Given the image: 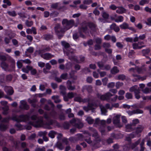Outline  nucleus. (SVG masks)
Returning a JSON list of instances; mask_svg holds the SVG:
<instances>
[{
  "mask_svg": "<svg viewBox=\"0 0 151 151\" xmlns=\"http://www.w3.org/2000/svg\"><path fill=\"white\" fill-rule=\"evenodd\" d=\"M113 96V95L110 92H108L104 95H101L100 94H98V97L102 100H106L108 102H115L117 98L119 100H121L124 99V97L122 95H121L118 97L117 95H116L115 97L113 98L111 97Z\"/></svg>",
  "mask_w": 151,
  "mask_h": 151,
  "instance_id": "obj_1",
  "label": "nucleus"
},
{
  "mask_svg": "<svg viewBox=\"0 0 151 151\" xmlns=\"http://www.w3.org/2000/svg\"><path fill=\"white\" fill-rule=\"evenodd\" d=\"M62 23L66 30H68L73 26L77 27L78 24V23L76 22L73 19L68 20L67 19H63Z\"/></svg>",
  "mask_w": 151,
  "mask_h": 151,
  "instance_id": "obj_2",
  "label": "nucleus"
},
{
  "mask_svg": "<svg viewBox=\"0 0 151 151\" xmlns=\"http://www.w3.org/2000/svg\"><path fill=\"white\" fill-rule=\"evenodd\" d=\"M30 118L34 121L33 122L31 123V124L35 127L40 126L43 122V117H38L36 115H34L31 116Z\"/></svg>",
  "mask_w": 151,
  "mask_h": 151,
  "instance_id": "obj_3",
  "label": "nucleus"
},
{
  "mask_svg": "<svg viewBox=\"0 0 151 151\" xmlns=\"http://www.w3.org/2000/svg\"><path fill=\"white\" fill-rule=\"evenodd\" d=\"M54 29L56 34L59 39L63 36L64 33L66 31L64 27H61L60 24H56L54 27Z\"/></svg>",
  "mask_w": 151,
  "mask_h": 151,
  "instance_id": "obj_4",
  "label": "nucleus"
},
{
  "mask_svg": "<svg viewBox=\"0 0 151 151\" xmlns=\"http://www.w3.org/2000/svg\"><path fill=\"white\" fill-rule=\"evenodd\" d=\"M70 50H66L63 49V52L65 54L67 55L68 58L70 60H76L77 62H78L77 60V57L73 54L75 53V50L70 49Z\"/></svg>",
  "mask_w": 151,
  "mask_h": 151,
  "instance_id": "obj_5",
  "label": "nucleus"
},
{
  "mask_svg": "<svg viewBox=\"0 0 151 151\" xmlns=\"http://www.w3.org/2000/svg\"><path fill=\"white\" fill-rule=\"evenodd\" d=\"M12 119L13 120L19 122L28 121L29 119V117L27 115H15L12 117Z\"/></svg>",
  "mask_w": 151,
  "mask_h": 151,
  "instance_id": "obj_6",
  "label": "nucleus"
},
{
  "mask_svg": "<svg viewBox=\"0 0 151 151\" xmlns=\"http://www.w3.org/2000/svg\"><path fill=\"white\" fill-rule=\"evenodd\" d=\"M70 123L73 126L79 129L81 128L83 126L81 120L77 118H73L70 121Z\"/></svg>",
  "mask_w": 151,
  "mask_h": 151,
  "instance_id": "obj_7",
  "label": "nucleus"
},
{
  "mask_svg": "<svg viewBox=\"0 0 151 151\" xmlns=\"http://www.w3.org/2000/svg\"><path fill=\"white\" fill-rule=\"evenodd\" d=\"M83 134H84V140L88 144L92 145V141L91 137V134L87 131H85Z\"/></svg>",
  "mask_w": 151,
  "mask_h": 151,
  "instance_id": "obj_8",
  "label": "nucleus"
},
{
  "mask_svg": "<svg viewBox=\"0 0 151 151\" xmlns=\"http://www.w3.org/2000/svg\"><path fill=\"white\" fill-rule=\"evenodd\" d=\"M42 58L46 60H49L55 57L54 55H52L49 53H46L44 54L41 53L40 55Z\"/></svg>",
  "mask_w": 151,
  "mask_h": 151,
  "instance_id": "obj_9",
  "label": "nucleus"
},
{
  "mask_svg": "<svg viewBox=\"0 0 151 151\" xmlns=\"http://www.w3.org/2000/svg\"><path fill=\"white\" fill-rule=\"evenodd\" d=\"M1 66L5 71L8 72L12 71L13 69L10 68V66L6 62H3L1 63Z\"/></svg>",
  "mask_w": 151,
  "mask_h": 151,
  "instance_id": "obj_10",
  "label": "nucleus"
},
{
  "mask_svg": "<svg viewBox=\"0 0 151 151\" xmlns=\"http://www.w3.org/2000/svg\"><path fill=\"white\" fill-rule=\"evenodd\" d=\"M88 129L91 132L93 133L92 135L93 137H94L96 139L99 138V136L96 129L92 127H89Z\"/></svg>",
  "mask_w": 151,
  "mask_h": 151,
  "instance_id": "obj_11",
  "label": "nucleus"
},
{
  "mask_svg": "<svg viewBox=\"0 0 151 151\" xmlns=\"http://www.w3.org/2000/svg\"><path fill=\"white\" fill-rule=\"evenodd\" d=\"M51 49L49 46H48L44 47L42 49H41L36 51L37 53L39 55H40L41 53L45 52H49L51 50Z\"/></svg>",
  "mask_w": 151,
  "mask_h": 151,
  "instance_id": "obj_12",
  "label": "nucleus"
},
{
  "mask_svg": "<svg viewBox=\"0 0 151 151\" xmlns=\"http://www.w3.org/2000/svg\"><path fill=\"white\" fill-rule=\"evenodd\" d=\"M67 87L68 90L73 91L76 89L75 86V85H72V82L70 80H68L67 81Z\"/></svg>",
  "mask_w": 151,
  "mask_h": 151,
  "instance_id": "obj_13",
  "label": "nucleus"
},
{
  "mask_svg": "<svg viewBox=\"0 0 151 151\" xmlns=\"http://www.w3.org/2000/svg\"><path fill=\"white\" fill-rule=\"evenodd\" d=\"M120 115H116L113 118V123L114 124L119 125L120 124Z\"/></svg>",
  "mask_w": 151,
  "mask_h": 151,
  "instance_id": "obj_14",
  "label": "nucleus"
},
{
  "mask_svg": "<svg viewBox=\"0 0 151 151\" xmlns=\"http://www.w3.org/2000/svg\"><path fill=\"white\" fill-rule=\"evenodd\" d=\"M110 28L111 30H114L116 32H119L120 30L119 27L117 26L115 23H113L110 25Z\"/></svg>",
  "mask_w": 151,
  "mask_h": 151,
  "instance_id": "obj_15",
  "label": "nucleus"
},
{
  "mask_svg": "<svg viewBox=\"0 0 151 151\" xmlns=\"http://www.w3.org/2000/svg\"><path fill=\"white\" fill-rule=\"evenodd\" d=\"M133 127L131 123L127 124L126 126V131L130 132L134 130L135 129V128L134 127Z\"/></svg>",
  "mask_w": 151,
  "mask_h": 151,
  "instance_id": "obj_16",
  "label": "nucleus"
},
{
  "mask_svg": "<svg viewBox=\"0 0 151 151\" xmlns=\"http://www.w3.org/2000/svg\"><path fill=\"white\" fill-rule=\"evenodd\" d=\"M19 108L21 109L27 110L29 109V106L27 104L26 102L23 101L21 102V104L19 106Z\"/></svg>",
  "mask_w": 151,
  "mask_h": 151,
  "instance_id": "obj_17",
  "label": "nucleus"
},
{
  "mask_svg": "<svg viewBox=\"0 0 151 151\" xmlns=\"http://www.w3.org/2000/svg\"><path fill=\"white\" fill-rule=\"evenodd\" d=\"M61 45L66 50L70 47V44L66 42L63 41L61 42Z\"/></svg>",
  "mask_w": 151,
  "mask_h": 151,
  "instance_id": "obj_18",
  "label": "nucleus"
},
{
  "mask_svg": "<svg viewBox=\"0 0 151 151\" xmlns=\"http://www.w3.org/2000/svg\"><path fill=\"white\" fill-rule=\"evenodd\" d=\"M59 89L60 90V94L63 95H64L65 94L66 92L65 91V87L62 85H60L59 87Z\"/></svg>",
  "mask_w": 151,
  "mask_h": 151,
  "instance_id": "obj_19",
  "label": "nucleus"
},
{
  "mask_svg": "<svg viewBox=\"0 0 151 151\" xmlns=\"http://www.w3.org/2000/svg\"><path fill=\"white\" fill-rule=\"evenodd\" d=\"M118 9L116 10V12L119 14H122L125 13L126 9L122 7H118Z\"/></svg>",
  "mask_w": 151,
  "mask_h": 151,
  "instance_id": "obj_20",
  "label": "nucleus"
},
{
  "mask_svg": "<svg viewBox=\"0 0 151 151\" xmlns=\"http://www.w3.org/2000/svg\"><path fill=\"white\" fill-rule=\"evenodd\" d=\"M52 98L54 100V102L55 103H58L61 102V100L59 98V96L58 95L52 96Z\"/></svg>",
  "mask_w": 151,
  "mask_h": 151,
  "instance_id": "obj_21",
  "label": "nucleus"
},
{
  "mask_svg": "<svg viewBox=\"0 0 151 151\" xmlns=\"http://www.w3.org/2000/svg\"><path fill=\"white\" fill-rule=\"evenodd\" d=\"M139 88L137 85H135L131 87L129 89V91L131 92H134V93L137 92V91H139Z\"/></svg>",
  "mask_w": 151,
  "mask_h": 151,
  "instance_id": "obj_22",
  "label": "nucleus"
},
{
  "mask_svg": "<svg viewBox=\"0 0 151 151\" xmlns=\"http://www.w3.org/2000/svg\"><path fill=\"white\" fill-rule=\"evenodd\" d=\"M43 37L44 39L47 40H49L52 39L53 38V36L52 35L47 34L44 35Z\"/></svg>",
  "mask_w": 151,
  "mask_h": 151,
  "instance_id": "obj_23",
  "label": "nucleus"
},
{
  "mask_svg": "<svg viewBox=\"0 0 151 151\" xmlns=\"http://www.w3.org/2000/svg\"><path fill=\"white\" fill-rule=\"evenodd\" d=\"M119 72V70L116 66H114L111 70V73L112 74L115 75Z\"/></svg>",
  "mask_w": 151,
  "mask_h": 151,
  "instance_id": "obj_24",
  "label": "nucleus"
},
{
  "mask_svg": "<svg viewBox=\"0 0 151 151\" xmlns=\"http://www.w3.org/2000/svg\"><path fill=\"white\" fill-rule=\"evenodd\" d=\"M32 68V66H27L26 68L24 67L22 68V71L26 73H28L30 70H31Z\"/></svg>",
  "mask_w": 151,
  "mask_h": 151,
  "instance_id": "obj_25",
  "label": "nucleus"
},
{
  "mask_svg": "<svg viewBox=\"0 0 151 151\" xmlns=\"http://www.w3.org/2000/svg\"><path fill=\"white\" fill-rule=\"evenodd\" d=\"M88 27L87 26L85 27H82L80 28H78V31L79 32H83L86 33L87 31Z\"/></svg>",
  "mask_w": 151,
  "mask_h": 151,
  "instance_id": "obj_26",
  "label": "nucleus"
},
{
  "mask_svg": "<svg viewBox=\"0 0 151 151\" xmlns=\"http://www.w3.org/2000/svg\"><path fill=\"white\" fill-rule=\"evenodd\" d=\"M121 134H115L112 133L111 134V137H112L113 139H119L121 137Z\"/></svg>",
  "mask_w": 151,
  "mask_h": 151,
  "instance_id": "obj_27",
  "label": "nucleus"
},
{
  "mask_svg": "<svg viewBox=\"0 0 151 151\" xmlns=\"http://www.w3.org/2000/svg\"><path fill=\"white\" fill-rule=\"evenodd\" d=\"M83 88L85 90H86L89 93L91 92L92 90V87L90 85H86L83 86Z\"/></svg>",
  "mask_w": 151,
  "mask_h": 151,
  "instance_id": "obj_28",
  "label": "nucleus"
},
{
  "mask_svg": "<svg viewBox=\"0 0 151 151\" xmlns=\"http://www.w3.org/2000/svg\"><path fill=\"white\" fill-rule=\"evenodd\" d=\"M143 129V127L141 125H139L136 128L135 133L137 134L141 132Z\"/></svg>",
  "mask_w": 151,
  "mask_h": 151,
  "instance_id": "obj_29",
  "label": "nucleus"
},
{
  "mask_svg": "<svg viewBox=\"0 0 151 151\" xmlns=\"http://www.w3.org/2000/svg\"><path fill=\"white\" fill-rule=\"evenodd\" d=\"M7 128V125L3 123L0 124V130L4 131H5Z\"/></svg>",
  "mask_w": 151,
  "mask_h": 151,
  "instance_id": "obj_30",
  "label": "nucleus"
},
{
  "mask_svg": "<svg viewBox=\"0 0 151 151\" xmlns=\"http://www.w3.org/2000/svg\"><path fill=\"white\" fill-rule=\"evenodd\" d=\"M99 130L102 135H105L106 134L105 130V127L101 126L99 128Z\"/></svg>",
  "mask_w": 151,
  "mask_h": 151,
  "instance_id": "obj_31",
  "label": "nucleus"
},
{
  "mask_svg": "<svg viewBox=\"0 0 151 151\" xmlns=\"http://www.w3.org/2000/svg\"><path fill=\"white\" fill-rule=\"evenodd\" d=\"M100 108L102 114L106 115L107 111L105 107L104 106L101 105L100 106Z\"/></svg>",
  "mask_w": 151,
  "mask_h": 151,
  "instance_id": "obj_32",
  "label": "nucleus"
},
{
  "mask_svg": "<svg viewBox=\"0 0 151 151\" xmlns=\"http://www.w3.org/2000/svg\"><path fill=\"white\" fill-rule=\"evenodd\" d=\"M50 114L53 118H55L58 115L57 113L54 109L52 110L50 112Z\"/></svg>",
  "mask_w": 151,
  "mask_h": 151,
  "instance_id": "obj_33",
  "label": "nucleus"
},
{
  "mask_svg": "<svg viewBox=\"0 0 151 151\" xmlns=\"http://www.w3.org/2000/svg\"><path fill=\"white\" fill-rule=\"evenodd\" d=\"M129 24L126 22H124L123 24L120 25L119 27L121 29H127Z\"/></svg>",
  "mask_w": 151,
  "mask_h": 151,
  "instance_id": "obj_34",
  "label": "nucleus"
},
{
  "mask_svg": "<svg viewBox=\"0 0 151 151\" xmlns=\"http://www.w3.org/2000/svg\"><path fill=\"white\" fill-rule=\"evenodd\" d=\"M57 134V133L53 131H50L48 133L49 136L52 138H53L55 137V135Z\"/></svg>",
  "mask_w": 151,
  "mask_h": 151,
  "instance_id": "obj_35",
  "label": "nucleus"
},
{
  "mask_svg": "<svg viewBox=\"0 0 151 151\" xmlns=\"http://www.w3.org/2000/svg\"><path fill=\"white\" fill-rule=\"evenodd\" d=\"M77 94L76 93L72 92H69L68 93L67 95L69 99H71L74 97L75 96H77Z\"/></svg>",
  "mask_w": 151,
  "mask_h": 151,
  "instance_id": "obj_36",
  "label": "nucleus"
},
{
  "mask_svg": "<svg viewBox=\"0 0 151 151\" xmlns=\"http://www.w3.org/2000/svg\"><path fill=\"white\" fill-rule=\"evenodd\" d=\"M88 27L91 29L94 30L96 27V25L94 23L90 22L88 24Z\"/></svg>",
  "mask_w": 151,
  "mask_h": 151,
  "instance_id": "obj_37",
  "label": "nucleus"
},
{
  "mask_svg": "<svg viewBox=\"0 0 151 151\" xmlns=\"http://www.w3.org/2000/svg\"><path fill=\"white\" fill-rule=\"evenodd\" d=\"M68 74L67 73H63L60 76V78L62 79L66 80L68 79Z\"/></svg>",
  "mask_w": 151,
  "mask_h": 151,
  "instance_id": "obj_38",
  "label": "nucleus"
},
{
  "mask_svg": "<svg viewBox=\"0 0 151 151\" xmlns=\"http://www.w3.org/2000/svg\"><path fill=\"white\" fill-rule=\"evenodd\" d=\"M56 146L58 149L60 150H63L64 148V147L63 146L62 143L60 142H57Z\"/></svg>",
  "mask_w": 151,
  "mask_h": 151,
  "instance_id": "obj_39",
  "label": "nucleus"
},
{
  "mask_svg": "<svg viewBox=\"0 0 151 151\" xmlns=\"http://www.w3.org/2000/svg\"><path fill=\"white\" fill-rule=\"evenodd\" d=\"M142 91L145 93L147 94L151 92V88H145L142 90Z\"/></svg>",
  "mask_w": 151,
  "mask_h": 151,
  "instance_id": "obj_40",
  "label": "nucleus"
},
{
  "mask_svg": "<svg viewBox=\"0 0 151 151\" xmlns=\"http://www.w3.org/2000/svg\"><path fill=\"white\" fill-rule=\"evenodd\" d=\"M103 47L105 50L111 47V45L110 43L109 42H104L103 44Z\"/></svg>",
  "mask_w": 151,
  "mask_h": 151,
  "instance_id": "obj_41",
  "label": "nucleus"
},
{
  "mask_svg": "<svg viewBox=\"0 0 151 151\" xmlns=\"http://www.w3.org/2000/svg\"><path fill=\"white\" fill-rule=\"evenodd\" d=\"M86 120L89 124H93L94 122V120L90 117H88L86 119Z\"/></svg>",
  "mask_w": 151,
  "mask_h": 151,
  "instance_id": "obj_42",
  "label": "nucleus"
},
{
  "mask_svg": "<svg viewBox=\"0 0 151 151\" xmlns=\"http://www.w3.org/2000/svg\"><path fill=\"white\" fill-rule=\"evenodd\" d=\"M59 14V12L57 11H54L50 13V16L51 17L53 18L57 17Z\"/></svg>",
  "mask_w": 151,
  "mask_h": 151,
  "instance_id": "obj_43",
  "label": "nucleus"
},
{
  "mask_svg": "<svg viewBox=\"0 0 151 151\" xmlns=\"http://www.w3.org/2000/svg\"><path fill=\"white\" fill-rule=\"evenodd\" d=\"M124 19L123 17L122 16H119L114 20L115 22H118L123 21Z\"/></svg>",
  "mask_w": 151,
  "mask_h": 151,
  "instance_id": "obj_44",
  "label": "nucleus"
},
{
  "mask_svg": "<svg viewBox=\"0 0 151 151\" xmlns=\"http://www.w3.org/2000/svg\"><path fill=\"white\" fill-rule=\"evenodd\" d=\"M33 24V22L32 21H29L28 20H26L25 22L26 25L28 27L32 26Z\"/></svg>",
  "mask_w": 151,
  "mask_h": 151,
  "instance_id": "obj_45",
  "label": "nucleus"
},
{
  "mask_svg": "<svg viewBox=\"0 0 151 151\" xmlns=\"http://www.w3.org/2000/svg\"><path fill=\"white\" fill-rule=\"evenodd\" d=\"M70 125L69 123L65 122L63 124V126L65 129H68L70 127Z\"/></svg>",
  "mask_w": 151,
  "mask_h": 151,
  "instance_id": "obj_46",
  "label": "nucleus"
},
{
  "mask_svg": "<svg viewBox=\"0 0 151 151\" xmlns=\"http://www.w3.org/2000/svg\"><path fill=\"white\" fill-rule=\"evenodd\" d=\"M79 58L80 59V60H79L77 59V60H78V62H77L76 60L74 61L77 63H80L83 62L85 60V57L82 55L80 56Z\"/></svg>",
  "mask_w": 151,
  "mask_h": 151,
  "instance_id": "obj_47",
  "label": "nucleus"
},
{
  "mask_svg": "<svg viewBox=\"0 0 151 151\" xmlns=\"http://www.w3.org/2000/svg\"><path fill=\"white\" fill-rule=\"evenodd\" d=\"M97 65L99 68L102 70H103L104 67V65L102 62H99L97 63Z\"/></svg>",
  "mask_w": 151,
  "mask_h": 151,
  "instance_id": "obj_48",
  "label": "nucleus"
},
{
  "mask_svg": "<svg viewBox=\"0 0 151 151\" xmlns=\"http://www.w3.org/2000/svg\"><path fill=\"white\" fill-rule=\"evenodd\" d=\"M133 48L134 49H141V47L139 46L138 43H133L132 45Z\"/></svg>",
  "mask_w": 151,
  "mask_h": 151,
  "instance_id": "obj_49",
  "label": "nucleus"
},
{
  "mask_svg": "<svg viewBox=\"0 0 151 151\" xmlns=\"http://www.w3.org/2000/svg\"><path fill=\"white\" fill-rule=\"evenodd\" d=\"M7 13L9 15L13 17H15L17 15V14L15 11H9L7 12Z\"/></svg>",
  "mask_w": 151,
  "mask_h": 151,
  "instance_id": "obj_50",
  "label": "nucleus"
},
{
  "mask_svg": "<svg viewBox=\"0 0 151 151\" xmlns=\"http://www.w3.org/2000/svg\"><path fill=\"white\" fill-rule=\"evenodd\" d=\"M102 16L103 18L105 19H107L108 18L109 15L108 14L106 13L104 11H103L102 12Z\"/></svg>",
  "mask_w": 151,
  "mask_h": 151,
  "instance_id": "obj_51",
  "label": "nucleus"
},
{
  "mask_svg": "<svg viewBox=\"0 0 151 151\" xmlns=\"http://www.w3.org/2000/svg\"><path fill=\"white\" fill-rule=\"evenodd\" d=\"M126 78V76L124 74H121L118 75L117 79L124 80Z\"/></svg>",
  "mask_w": 151,
  "mask_h": 151,
  "instance_id": "obj_52",
  "label": "nucleus"
},
{
  "mask_svg": "<svg viewBox=\"0 0 151 151\" xmlns=\"http://www.w3.org/2000/svg\"><path fill=\"white\" fill-rule=\"evenodd\" d=\"M22 60H21L17 61V65L19 68H21L22 67Z\"/></svg>",
  "mask_w": 151,
  "mask_h": 151,
  "instance_id": "obj_53",
  "label": "nucleus"
},
{
  "mask_svg": "<svg viewBox=\"0 0 151 151\" xmlns=\"http://www.w3.org/2000/svg\"><path fill=\"white\" fill-rule=\"evenodd\" d=\"M149 1V0H141L140 1L139 4L140 5L143 6L145 4H148Z\"/></svg>",
  "mask_w": 151,
  "mask_h": 151,
  "instance_id": "obj_54",
  "label": "nucleus"
},
{
  "mask_svg": "<svg viewBox=\"0 0 151 151\" xmlns=\"http://www.w3.org/2000/svg\"><path fill=\"white\" fill-rule=\"evenodd\" d=\"M112 49L110 48L106 49H105V51L107 53L109 54V56L111 55V54L112 52Z\"/></svg>",
  "mask_w": 151,
  "mask_h": 151,
  "instance_id": "obj_55",
  "label": "nucleus"
},
{
  "mask_svg": "<svg viewBox=\"0 0 151 151\" xmlns=\"http://www.w3.org/2000/svg\"><path fill=\"white\" fill-rule=\"evenodd\" d=\"M83 72L85 74H87L89 72H91L89 68H85L82 70Z\"/></svg>",
  "mask_w": 151,
  "mask_h": 151,
  "instance_id": "obj_56",
  "label": "nucleus"
},
{
  "mask_svg": "<svg viewBox=\"0 0 151 151\" xmlns=\"http://www.w3.org/2000/svg\"><path fill=\"white\" fill-rule=\"evenodd\" d=\"M123 85V83L122 82H117L116 83V87L117 89L119 88L120 87L122 86Z\"/></svg>",
  "mask_w": 151,
  "mask_h": 151,
  "instance_id": "obj_57",
  "label": "nucleus"
},
{
  "mask_svg": "<svg viewBox=\"0 0 151 151\" xmlns=\"http://www.w3.org/2000/svg\"><path fill=\"white\" fill-rule=\"evenodd\" d=\"M58 3H56L52 4L51 6V8L54 9H58Z\"/></svg>",
  "mask_w": 151,
  "mask_h": 151,
  "instance_id": "obj_58",
  "label": "nucleus"
},
{
  "mask_svg": "<svg viewBox=\"0 0 151 151\" xmlns=\"http://www.w3.org/2000/svg\"><path fill=\"white\" fill-rule=\"evenodd\" d=\"M12 78V76L11 74H9L6 76V80L7 82L11 81Z\"/></svg>",
  "mask_w": 151,
  "mask_h": 151,
  "instance_id": "obj_59",
  "label": "nucleus"
},
{
  "mask_svg": "<svg viewBox=\"0 0 151 151\" xmlns=\"http://www.w3.org/2000/svg\"><path fill=\"white\" fill-rule=\"evenodd\" d=\"M139 123V120L137 119H135L132 121V122L131 123L134 126H135L137 124Z\"/></svg>",
  "mask_w": 151,
  "mask_h": 151,
  "instance_id": "obj_60",
  "label": "nucleus"
},
{
  "mask_svg": "<svg viewBox=\"0 0 151 151\" xmlns=\"http://www.w3.org/2000/svg\"><path fill=\"white\" fill-rule=\"evenodd\" d=\"M135 69L137 70V72L139 73H142L143 72V70H144V69L141 67L139 68L137 67H136Z\"/></svg>",
  "mask_w": 151,
  "mask_h": 151,
  "instance_id": "obj_61",
  "label": "nucleus"
},
{
  "mask_svg": "<svg viewBox=\"0 0 151 151\" xmlns=\"http://www.w3.org/2000/svg\"><path fill=\"white\" fill-rule=\"evenodd\" d=\"M147 21H145L144 23L146 24L147 25L151 26V18L150 17L147 19Z\"/></svg>",
  "mask_w": 151,
  "mask_h": 151,
  "instance_id": "obj_62",
  "label": "nucleus"
},
{
  "mask_svg": "<svg viewBox=\"0 0 151 151\" xmlns=\"http://www.w3.org/2000/svg\"><path fill=\"white\" fill-rule=\"evenodd\" d=\"M125 97L127 99H132V95L130 93H127L126 94Z\"/></svg>",
  "mask_w": 151,
  "mask_h": 151,
  "instance_id": "obj_63",
  "label": "nucleus"
},
{
  "mask_svg": "<svg viewBox=\"0 0 151 151\" xmlns=\"http://www.w3.org/2000/svg\"><path fill=\"white\" fill-rule=\"evenodd\" d=\"M150 51V49L148 48L146 49H144L142 50V52L143 54L145 55L148 54Z\"/></svg>",
  "mask_w": 151,
  "mask_h": 151,
  "instance_id": "obj_64",
  "label": "nucleus"
}]
</instances>
